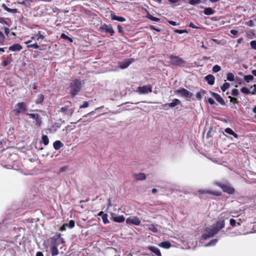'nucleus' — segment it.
<instances>
[{
  "instance_id": "19",
  "label": "nucleus",
  "mask_w": 256,
  "mask_h": 256,
  "mask_svg": "<svg viewBox=\"0 0 256 256\" xmlns=\"http://www.w3.org/2000/svg\"><path fill=\"white\" fill-rule=\"evenodd\" d=\"M198 192L200 194H212L216 196L218 195V194L217 192H212L208 190H200L198 191Z\"/></svg>"
},
{
  "instance_id": "56",
  "label": "nucleus",
  "mask_w": 256,
  "mask_h": 256,
  "mask_svg": "<svg viewBox=\"0 0 256 256\" xmlns=\"http://www.w3.org/2000/svg\"><path fill=\"white\" fill-rule=\"evenodd\" d=\"M150 29L154 30L156 32H160L161 31V30L158 28H156L154 26H150Z\"/></svg>"
},
{
  "instance_id": "1",
  "label": "nucleus",
  "mask_w": 256,
  "mask_h": 256,
  "mask_svg": "<svg viewBox=\"0 0 256 256\" xmlns=\"http://www.w3.org/2000/svg\"><path fill=\"white\" fill-rule=\"evenodd\" d=\"M82 88V83L80 80H73L70 84V92L72 96H74L80 91Z\"/></svg>"
},
{
  "instance_id": "24",
  "label": "nucleus",
  "mask_w": 256,
  "mask_h": 256,
  "mask_svg": "<svg viewBox=\"0 0 256 256\" xmlns=\"http://www.w3.org/2000/svg\"><path fill=\"white\" fill-rule=\"evenodd\" d=\"M98 215L102 216V218L104 224H106L109 223V221L108 219L107 214H104L102 212H100L99 213Z\"/></svg>"
},
{
  "instance_id": "52",
  "label": "nucleus",
  "mask_w": 256,
  "mask_h": 256,
  "mask_svg": "<svg viewBox=\"0 0 256 256\" xmlns=\"http://www.w3.org/2000/svg\"><path fill=\"white\" fill-rule=\"evenodd\" d=\"M228 98H230V102H233V103H238V100L236 98H233L231 96H229Z\"/></svg>"
},
{
  "instance_id": "18",
  "label": "nucleus",
  "mask_w": 256,
  "mask_h": 256,
  "mask_svg": "<svg viewBox=\"0 0 256 256\" xmlns=\"http://www.w3.org/2000/svg\"><path fill=\"white\" fill-rule=\"evenodd\" d=\"M212 95L216 100H217L220 104H224V100L220 96V94H216L215 92H212Z\"/></svg>"
},
{
  "instance_id": "50",
  "label": "nucleus",
  "mask_w": 256,
  "mask_h": 256,
  "mask_svg": "<svg viewBox=\"0 0 256 256\" xmlns=\"http://www.w3.org/2000/svg\"><path fill=\"white\" fill-rule=\"evenodd\" d=\"M174 32L176 33L182 34L185 33V32L187 33L188 31L186 30H174Z\"/></svg>"
},
{
  "instance_id": "29",
  "label": "nucleus",
  "mask_w": 256,
  "mask_h": 256,
  "mask_svg": "<svg viewBox=\"0 0 256 256\" xmlns=\"http://www.w3.org/2000/svg\"><path fill=\"white\" fill-rule=\"evenodd\" d=\"M146 18L150 20H151L154 21L156 22H159L160 19L159 18L154 17L150 14L149 12H147V14L146 16Z\"/></svg>"
},
{
  "instance_id": "58",
  "label": "nucleus",
  "mask_w": 256,
  "mask_h": 256,
  "mask_svg": "<svg viewBox=\"0 0 256 256\" xmlns=\"http://www.w3.org/2000/svg\"><path fill=\"white\" fill-rule=\"evenodd\" d=\"M168 22L169 24H170V25H172V26H175L178 25V24L176 23V22L172 21V20H168Z\"/></svg>"
},
{
  "instance_id": "23",
  "label": "nucleus",
  "mask_w": 256,
  "mask_h": 256,
  "mask_svg": "<svg viewBox=\"0 0 256 256\" xmlns=\"http://www.w3.org/2000/svg\"><path fill=\"white\" fill-rule=\"evenodd\" d=\"M111 18L112 20H116L120 22H124L126 21V18L124 17L117 16L114 14H112Z\"/></svg>"
},
{
  "instance_id": "12",
  "label": "nucleus",
  "mask_w": 256,
  "mask_h": 256,
  "mask_svg": "<svg viewBox=\"0 0 256 256\" xmlns=\"http://www.w3.org/2000/svg\"><path fill=\"white\" fill-rule=\"evenodd\" d=\"M52 256H56L58 254V244L56 241L52 242L50 246Z\"/></svg>"
},
{
  "instance_id": "40",
  "label": "nucleus",
  "mask_w": 256,
  "mask_h": 256,
  "mask_svg": "<svg viewBox=\"0 0 256 256\" xmlns=\"http://www.w3.org/2000/svg\"><path fill=\"white\" fill-rule=\"evenodd\" d=\"M217 242H218L217 239H213V240H211L209 242L206 244L205 245V246H214L216 244V243Z\"/></svg>"
},
{
  "instance_id": "10",
  "label": "nucleus",
  "mask_w": 256,
  "mask_h": 256,
  "mask_svg": "<svg viewBox=\"0 0 256 256\" xmlns=\"http://www.w3.org/2000/svg\"><path fill=\"white\" fill-rule=\"evenodd\" d=\"M126 222L128 224H132L136 226H139L140 224V220L138 217L130 216L126 220Z\"/></svg>"
},
{
  "instance_id": "59",
  "label": "nucleus",
  "mask_w": 256,
  "mask_h": 256,
  "mask_svg": "<svg viewBox=\"0 0 256 256\" xmlns=\"http://www.w3.org/2000/svg\"><path fill=\"white\" fill-rule=\"evenodd\" d=\"M0 23L2 24H6V25H8V22L5 20L4 18L0 17Z\"/></svg>"
},
{
  "instance_id": "14",
  "label": "nucleus",
  "mask_w": 256,
  "mask_h": 256,
  "mask_svg": "<svg viewBox=\"0 0 256 256\" xmlns=\"http://www.w3.org/2000/svg\"><path fill=\"white\" fill-rule=\"evenodd\" d=\"M74 110V108H68V107H62L60 108V112L65 113V114L69 117L72 115Z\"/></svg>"
},
{
  "instance_id": "21",
  "label": "nucleus",
  "mask_w": 256,
  "mask_h": 256,
  "mask_svg": "<svg viewBox=\"0 0 256 256\" xmlns=\"http://www.w3.org/2000/svg\"><path fill=\"white\" fill-rule=\"evenodd\" d=\"M53 146L56 150H58L64 146V144L60 141L56 140L54 142Z\"/></svg>"
},
{
  "instance_id": "64",
  "label": "nucleus",
  "mask_w": 256,
  "mask_h": 256,
  "mask_svg": "<svg viewBox=\"0 0 256 256\" xmlns=\"http://www.w3.org/2000/svg\"><path fill=\"white\" fill-rule=\"evenodd\" d=\"M36 256H44V254L42 252H38L36 254Z\"/></svg>"
},
{
  "instance_id": "22",
  "label": "nucleus",
  "mask_w": 256,
  "mask_h": 256,
  "mask_svg": "<svg viewBox=\"0 0 256 256\" xmlns=\"http://www.w3.org/2000/svg\"><path fill=\"white\" fill-rule=\"evenodd\" d=\"M180 104V101L177 98H174L172 100V102L167 104L170 107L174 108Z\"/></svg>"
},
{
  "instance_id": "5",
  "label": "nucleus",
  "mask_w": 256,
  "mask_h": 256,
  "mask_svg": "<svg viewBox=\"0 0 256 256\" xmlns=\"http://www.w3.org/2000/svg\"><path fill=\"white\" fill-rule=\"evenodd\" d=\"M175 93L180 94L181 96L184 97L186 100H190L192 96V93L184 88H181L175 90Z\"/></svg>"
},
{
  "instance_id": "30",
  "label": "nucleus",
  "mask_w": 256,
  "mask_h": 256,
  "mask_svg": "<svg viewBox=\"0 0 256 256\" xmlns=\"http://www.w3.org/2000/svg\"><path fill=\"white\" fill-rule=\"evenodd\" d=\"M44 100V95L40 94L38 96L37 99L36 101V104H40Z\"/></svg>"
},
{
  "instance_id": "46",
  "label": "nucleus",
  "mask_w": 256,
  "mask_h": 256,
  "mask_svg": "<svg viewBox=\"0 0 256 256\" xmlns=\"http://www.w3.org/2000/svg\"><path fill=\"white\" fill-rule=\"evenodd\" d=\"M201 0H190V4L192 5H196L200 2Z\"/></svg>"
},
{
  "instance_id": "9",
  "label": "nucleus",
  "mask_w": 256,
  "mask_h": 256,
  "mask_svg": "<svg viewBox=\"0 0 256 256\" xmlns=\"http://www.w3.org/2000/svg\"><path fill=\"white\" fill-rule=\"evenodd\" d=\"M218 186H220L224 192H226L229 194H232L234 192V190L233 188L231 187L228 184H224L220 183H216Z\"/></svg>"
},
{
  "instance_id": "51",
  "label": "nucleus",
  "mask_w": 256,
  "mask_h": 256,
  "mask_svg": "<svg viewBox=\"0 0 256 256\" xmlns=\"http://www.w3.org/2000/svg\"><path fill=\"white\" fill-rule=\"evenodd\" d=\"M239 94L238 90L237 89H233L232 92V94L233 96H238Z\"/></svg>"
},
{
  "instance_id": "37",
  "label": "nucleus",
  "mask_w": 256,
  "mask_h": 256,
  "mask_svg": "<svg viewBox=\"0 0 256 256\" xmlns=\"http://www.w3.org/2000/svg\"><path fill=\"white\" fill-rule=\"evenodd\" d=\"M75 222L73 220H70L68 222L65 224V226L70 228H72L74 226Z\"/></svg>"
},
{
  "instance_id": "6",
  "label": "nucleus",
  "mask_w": 256,
  "mask_h": 256,
  "mask_svg": "<svg viewBox=\"0 0 256 256\" xmlns=\"http://www.w3.org/2000/svg\"><path fill=\"white\" fill-rule=\"evenodd\" d=\"M136 92L140 94H146L148 92H152V88L150 84H148L142 86H138L137 88Z\"/></svg>"
},
{
  "instance_id": "61",
  "label": "nucleus",
  "mask_w": 256,
  "mask_h": 256,
  "mask_svg": "<svg viewBox=\"0 0 256 256\" xmlns=\"http://www.w3.org/2000/svg\"><path fill=\"white\" fill-rule=\"evenodd\" d=\"M189 26L192 28H198V27L195 26L192 22L190 23Z\"/></svg>"
},
{
  "instance_id": "31",
  "label": "nucleus",
  "mask_w": 256,
  "mask_h": 256,
  "mask_svg": "<svg viewBox=\"0 0 256 256\" xmlns=\"http://www.w3.org/2000/svg\"><path fill=\"white\" fill-rule=\"evenodd\" d=\"M206 93V91L201 90L198 94H196V98L198 100H200L202 98V97L204 96Z\"/></svg>"
},
{
  "instance_id": "47",
  "label": "nucleus",
  "mask_w": 256,
  "mask_h": 256,
  "mask_svg": "<svg viewBox=\"0 0 256 256\" xmlns=\"http://www.w3.org/2000/svg\"><path fill=\"white\" fill-rule=\"evenodd\" d=\"M26 2H28V4H30V3L31 2H32V0H25V1H22V2H19V4H22V5H24L26 6H28V4Z\"/></svg>"
},
{
  "instance_id": "55",
  "label": "nucleus",
  "mask_w": 256,
  "mask_h": 256,
  "mask_svg": "<svg viewBox=\"0 0 256 256\" xmlns=\"http://www.w3.org/2000/svg\"><path fill=\"white\" fill-rule=\"evenodd\" d=\"M117 28H118V31L120 33H123L124 32V30H123V28L122 27L118 24V26H117Z\"/></svg>"
},
{
  "instance_id": "7",
  "label": "nucleus",
  "mask_w": 256,
  "mask_h": 256,
  "mask_svg": "<svg viewBox=\"0 0 256 256\" xmlns=\"http://www.w3.org/2000/svg\"><path fill=\"white\" fill-rule=\"evenodd\" d=\"M100 30L102 32H105L106 33L110 34V36H112L114 33V31L110 24L108 25L106 24H104L102 26L100 27Z\"/></svg>"
},
{
  "instance_id": "34",
  "label": "nucleus",
  "mask_w": 256,
  "mask_h": 256,
  "mask_svg": "<svg viewBox=\"0 0 256 256\" xmlns=\"http://www.w3.org/2000/svg\"><path fill=\"white\" fill-rule=\"evenodd\" d=\"M230 84L228 82H224L221 86L222 90L224 92L228 88H229Z\"/></svg>"
},
{
  "instance_id": "17",
  "label": "nucleus",
  "mask_w": 256,
  "mask_h": 256,
  "mask_svg": "<svg viewBox=\"0 0 256 256\" xmlns=\"http://www.w3.org/2000/svg\"><path fill=\"white\" fill-rule=\"evenodd\" d=\"M205 80L210 85H213L214 83L215 78L212 74H208L205 76Z\"/></svg>"
},
{
  "instance_id": "63",
  "label": "nucleus",
  "mask_w": 256,
  "mask_h": 256,
  "mask_svg": "<svg viewBox=\"0 0 256 256\" xmlns=\"http://www.w3.org/2000/svg\"><path fill=\"white\" fill-rule=\"evenodd\" d=\"M60 123H58V122H56L54 124V126H52L53 128H54V127L56 128H60Z\"/></svg>"
},
{
  "instance_id": "35",
  "label": "nucleus",
  "mask_w": 256,
  "mask_h": 256,
  "mask_svg": "<svg viewBox=\"0 0 256 256\" xmlns=\"http://www.w3.org/2000/svg\"><path fill=\"white\" fill-rule=\"evenodd\" d=\"M226 79L228 81L232 82L234 80V76L233 74L229 72L226 75Z\"/></svg>"
},
{
  "instance_id": "54",
  "label": "nucleus",
  "mask_w": 256,
  "mask_h": 256,
  "mask_svg": "<svg viewBox=\"0 0 256 256\" xmlns=\"http://www.w3.org/2000/svg\"><path fill=\"white\" fill-rule=\"evenodd\" d=\"M88 102H84L82 105H80V108H86L88 107Z\"/></svg>"
},
{
  "instance_id": "42",
  "label": "nucleus",
  "mask_w": 256,
  "mask_h": 256,
  "mask_svg": "<svg viewBox=\"0 0 256 256\" xmlns=\"http://www.w3.org/2000/svg\"><path fill=\"white\" fill-rule=\"evenodd\" d=\"M221 68L218 65H215L212 68V70L214 72H218L220 71Z\"/></svg>"
},
{
  "instance_id": "53",
  "label": "nucleus",
  "mask_w": 256,
  "mask_h": 256,
  "mask_svg": "<svg viewBox=\"0 0 256 256\" xmlns=\"http://www.w3.org/2000/svg\"><path fill=\"white\" fill-rule=\"evenodd\" d=\"M230 223L232 226H236V221L233 218L230 219Z\"/></svg>"
},
{
  "instance_id": "32",
  "label": "nucleus",
  "mask_w": 256,
  "mask_h": 256,
  "mask_svg": "<svg viewBox=\"0 0 256 256\" xmlns=\"http://www.w3.org/2000/svg\"><path fill=\"white\" fill-rule=\"evenodd\" d=\"M150 250L152 252L154 253L157 256L160 255V252L158 248H157L155 246H151L150 248Z\"/></svg>"
},
{
  "instance_id": "3",
  "label": "nucleus",
  "mask_w": 256,
  "mask_h": 256,
  "mask_svg": "<svg viewBox=\"0 0 256 256\" xmlns=\"http://www.w3.org/2000/svg\"><path fill=\"white\" fill-rule=\"evenodd\" d=\"M169 58L170 60L171 64L174 66H183L186 64V62L178 56L170 55Z\"/></svg>"
},
{
  "instance_id": "38",
  "label": "nucleus",
  "mask_w": 256,
  "mask_h": 256,
  "mask_svg": "<svg viewBox=\"0 0 256 256\" xmlns=\"http://www.w3.org/2000/svg\"><path fill=\"white\" fill-rule=\"evenodd\" d=\"M4 8L8 12H11V13H12V14H16L18 12L17 9H16V8L12 9V8H10L7 7L6 6H4Z\"/></svg>"
},
{
  "instance_id": "48",
  "label": "nucleus",
  "mask_w": 256,
  "mask_h": 256,
  "mask_svg": "<svg viewBox=\"0 0 256 256\" xmlns=\"http://www.w3.org/2000/svg\"><path fill=\"white\" fill-rule=\"evenodd\" d=\"M250 45L252 49L256 50V40H252Z\"/></svg>"
},
{
  "instance_id": "15",
  "label": "nucleus",
  "mask_w": 256,
  "mask_h": 256,
  "mask_svg": "<svg viewBox=\"0 0 256 256\" xmlns=\"http://www.w3.org/2000/svg\"><path fill=\"white\" fill-rule=\"evenodd\" d=\"M112 220L114 222H124L125 220V218L123 216H117L116 214L112 213L111 214Z\"/></svg>"
},
{
  "instance_id": "44",
  "label": "nucleus",
  "mask_w": 256,
  "mask_h": 256,
  "mask_svg": "<svg viewBox=\"0 0 256 256\" xmlns=\"http://www.w3.org/2000/svg\"><path fill=\"white\" fill-rule=\"evenodd\" d=\"M61 38L64 39V40H68L70 42H72V38H70L68 36L64 34H62L61 35Z\"/></svg>"
},
{
  "instance_id": "20",
  "label": "nucleus",
  "mask_w": 256,
  "mask_h": 256,
  "mask_svg": "<svg viewBox=\"0 0 256 256\" xmlns=\"http://www.w3.org/2000/svg\"><path fill=\"white\" fill-rule=\"evenodd\" d=\"M11 220L8 218L4 219L2 222L0 223V228L8 227V226L11 224Z\"/></svg>"
},
{
  "instance_id": "16",
  "label": "nucleus",
  "mask_w": 256,
  "mask_h": 256,
  "mask_svg": "<svg viewBox=\"0 0 256 256\" xmlns=\"http://www.w3.org/2000/svg\"><path fill=\"white\" fill-rule=\"evenodd\" d=\"M22 47L18 44H15L8 48V50L12 52H19L22 50Z\"/></svg>"
},
{
  "instance_id": "36",
  "label": "nucleus",
  "mask_w": 256,
  "mask_h": 256,
  "mask_svg": "<svg viewBox=\"0 0 256 256\" xmlns=\"http://www.w3.org/2000/svg\"><path fill=\"white\" fill-rule=\"evenodd\" d=\"M254 78L252 75H246L244 76V80L247 82H250L254 80Z\"/></svg>"
},
{
  "instance_id": "45",
  "label": "nucleus",
  "mask_w": 256,
  "mask_h": 256,
  "mask_svg": "<svg viewBox=\"0 0 256 256\" xmlns=\"http://www.w3.org/2000/svg\"><path fill=\"white\" fill-rule=\"evenodd\" d=\"M5 38L4 34L0 31V44H2Z\"/></svg>"
},
{
  "instance_id": "28",
  "label": "nucleus",
  "mask_w": 256,
  "mask_h": 256,
  "mask_svg": "<svg viewBox=\"0 0 256 256\" xmlns=\"http://www.w3.org/2000/svg\"><path fill=\"white\" fill-rule=\"evenodd\" d=\"M159 246L164 248H169L171 246V244L168 242H163L160 243Z\"/></svg>"
},
{
  "instance_id": "2",
  "label": "nucleus",
  "mask_w": 256,
  "mask_h": 256,
  "mask_svg": "<svg viewBox=\"0 0 256 256\" xmlns=\"http://www.w3.org/2000/svg\"><path fill=\"white\" fill-rule=\"evenodd\" d=\"M27 110V104L24 102H18L16 104L14 112L16 115L24 113Z\"/></svg>"
},
{
  "instance_id": "57",
  "label": "nucleus",
  "mask_w": 256,
  "mask_h": 256,
  "mask_svg": "<svg viewBox=\"0 0 256 256\" xmlns=\"http://www.w3.org/2000/svg\"><path fill=\"white\" fill-rule=\"evenodd\" d=\"M230 234L232 236L241 235V233L240 232H232L230 233Z\"/></svg>"
},
{
  "instance_id": "41",
  "label": "nucleus",
  "mask_w": 256,
  "mask_h": 256,
  "mask_svg": "<svg viewBox=\"0 0 256 256\" xmlns=\"http://www.w3.org/2000/svg\"><path fill=\"white\" fill-rule=\"evenodd\" d=\"M240 91L242 93L245 94H250V92L248 89L245 87L242 88L240 90Z\"/></svg>"
},
{
  "instance_id": "49",
  "label": "nucleus",
  "mask_w": 256,
  "mask_h": 256,
  "mask_svg": "<svg viewBox=\"0 0 256 256\" xmlns=\"http://www.w3.org/2000/svg\"><path fill=\"white\" fill-rule=\"evenodd\" d=\"M224 132L228 134H231V135H232V134H234V132L230 128H226L224 130Z\"/></svg>"
},
{
  "instance_id": "62",
  "label": "nucleus",
  "mask_w": 256,
  "mask_h": 256,
  "mask_svg": "<svg viewBox=\"0 0 256 256\" xmlns=\"http://www.w3.org/2000/svg\"><path fill=\"white\" fill-rule=\"evenodd\" d=\"M254 90L252 92H250V94H256V84H254L253 86Z\"/></svg>"
},
{
  "instance_id": "43",
  "label": "nucleus",
  "mask_w": 256,
  "mask_h": 256,
  "mask_svg": "<svg viewBox=\"0 0 256 256\" xmlns=\"http://www.w3.org/2000/svg\"><path fill=\"white\" fill-rule=\"evenodd\" d=\"M28 48H33L34 49H37L39 48L38 45L37 43H35L32 44H28L27 46Z\"/></svg>"
},
{
  "instance_id": "13",
  "label": "nucleus",
  "mask_w": 256,
  "mask_h": 256,
  "mask_svg": "<svg viewBox=\"0 0 256 256\" xmlns=\"http://www.w3.org/2000/svg\"><path fill=\"white\" fill-rule=\"evenodd\" d=\"M225 224L224 220V219L220 218L218 220L216 224L214 226V228L218 232L221 229L224 227Z\"/></svg>"
},
{
  "instance_id": "33",
  "label": "nucleus",
  "mask_w": 256,
  "mask_h": 256,
  "mask_svg": "<svg viewBox=\"0 0 256 256\" xmlns=\"http://www.w3.org/2000/svg\"><path fill=\"white\" fill-rule=\"evenodd\" d=\"M42 142L45 146H47L49 143V140L47 136L43 135L42 137Z\"/></svg>"
},
{
  "instance_id": "27",
  "label": "nucleus",
  "mask_w": 256,
  "mask_h": 256,
  "mask_svg": "<svg viewBox=\"0 0 256 256\" xmlns=\"http://www.w3.org/2000/svg\"><path fill=\"white\" fill-rule=\"evenodd\" d=\"M135 178L137 180H144L146 178V176L144 173H139L135 174Z\"/></svg>"
},
{
  "instance_id": "8",
  "label": "nucleus",
  "mask_w": 256,
  "mask_h": 256,
  "mask_svg": "<svg viewBox=\"0 0 256 256\" xmlns=\"http://www.w3.org/2000/svg\"><path fill=\"white\" fill-rule=\"evenodd\" d=\"M134 62V59L128 58L118 63V66L120 69H125L127 68L130 64Z\"/></svg>"
},
{
  "instance_id": "60",
  "label": "nucleus",
  "mask_w": 256,
  "mask_h": 256,
  "mask_svg": "<svg viewBox=\"0 0 256 256\" xmlns=\"http://www.w3.org/2000/svg\"><path fill=\"white\" fill-rule=\"evenodd\" d=\"M208 103L211 105L214 104V100L212 98H208Z\"/></svg>"
},
{
  "instance_id": "26",
  "label": "nucleus",
  "mask_w": 256,
  "mask_h": 256,
  "mask_svg": "<svg viewBox=\"0 0 256 256\" xmlns=\"http://www.w3.org/2000/svg\"><path fill=\"white\" fill-rule=\"evenodd\" d=\"M204 13L206 15H212L214 13V11L211 8H206L204 10Z\"/></svg>"
},
{
  "instance_id": "25",
  "label": "nucleus",
  "mask_w": 256,
  "mask_h": 256,
  "mask_svg": "<svg viewBox=\"0 0 256 256\" xmlns=\"http://www.w3.org/2000/svg\"><path fill=\"white\" fill-rule=\"evenodd\" d=\"M148 228L149 230L154 232H157L159 231V228L158 226H156L153 224H151L148 226Z\"/></svg>"
},
{
  "instance_id": "39",
  "label": "nucleus",
  "mask_w": 256,
  "mask_h": 256,
  "mask_svg": "<svg viewBox=\"0 0 256 256\" xmlns=\"http://www.w3.org/2000/svg\"><path fill=\"white\" fill-rule=\"evenodd\" d=\"M36 37L38 40H42L44 38V33H42V32L39 31L38 33L36 34Z\"/></svg>"
},
{
  "instance_id": "4",
  "label": "nucleus",
  "mask_w": 256,
  "mask_h": 256,
  "mask_svg": "<svg viewBox=\"0 0 256 256\" xmlns=\"http://www.w3.org/2000/svg\"><path fill=\"white\" fill-rule=\"evenodd\" d=\"M218 232L214 227L212 228H206L202 235V238L206 240L208 238L213 237Z\"/></svg>"
},
{
  "instance_id": "11",
  "label": "nucleus",
  "mask_w": 256,
  "mask_h": 256,
  "mask_svg": "<svg viewBox=\"0 0 256 256\" xmlns=\"http://www.w3.org/2000/svg\"><path fill=\"white\" fill-rule=\"evenodd\" d=\"M28 116H30V117L36 120V124L40 126L42 124V118L40 115L38 114H26Z\"/></svg>"
}]
</instances>
